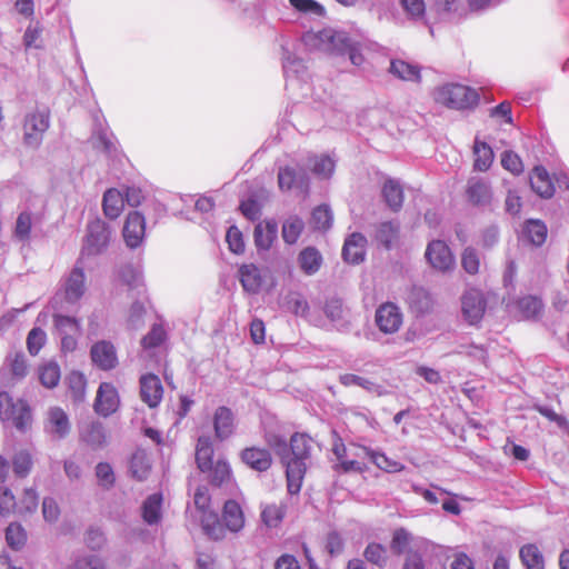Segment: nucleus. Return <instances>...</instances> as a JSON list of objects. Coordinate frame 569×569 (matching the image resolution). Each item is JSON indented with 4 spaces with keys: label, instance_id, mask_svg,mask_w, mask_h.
<instances>
[{
    "label": "nucleus",
    "instance_id": "13d9d810",
    "mask_svg": "<svg viewBox=\"0 0 569 569\" xmlns=\"http://www.w3.org/2000/svg\"><path fill=\"white\" fill-rule=\"evenodd\" d=\"M289 3L300 13L322 17L325 8L316 0H289Z\"/></svg>",
    "mask_w": 569,
    "mask_h": 569
},
{
    "label": "nucleus",
    "instance_id": "7ed1b4c3",
    "mask_svg": "<svg viewBox=\"0 0 569 569\" xmlns=\"http://www.w3.org/2000/svg\"><path fill=\"white\" fill-rule=\"evenodd\" d=\"M435 100L450 109L466 110L479 102L478 92L460 83H446L435 91Z\"/></svg>",
    "mask_w": 569,
    "mask_h": 569
},
{
    "label": "nucleus",
    "instance_id": "8fccbe9b",
    "mask_svg": "<svg viewBox=\"0 0 569 569\" xmlns=\"http://www.w3.org/2000/svg\"><path fill=\"white\" fill-rule=\"evenodd\" d=\"M6 541L13 550H20L27 542V532L18 522H11L6 529Z\"/></svg>",
    "mask_w": 569,
    "mask_h": 569
},
{
    "label": "nucleus",
    "instance_id": "b1692460",
    "mask_svg": "<svg viewBox=\"0 0 569 569\" xmlns=\"http://www.w3.org/2000/svg\"><path fill=\"white\" fill-rule=\"evenodd\" d=\"M548 234L546 223L540 219H528L523 223L520 238L532 246L540 247L545 243Z\"/></svg>",
    "mask_w": 569,
    "mask_h": 569
},
{
    "label": "nucleus",
    "instance_id": "a18cd8bd",
    "mask_svg": "<svg viewBox=\"0 0 569 569\" xmlns=\"http://www.w3.org/2000/svg\"><path fill=\"white\" fill-rule=\"evenodd\" d=\"M518 308L526 319H536L543 309V302L539 297L528 295L519 299Z\"/></svg>",
    "mask_w": 569,
    "mask_h": 569
},
{
    "label": "nucleus",
    "instance_id": "37998d69",
    "mask_svg": "<svg viewBox=\"0 0 569 569\" xmlns=\"http://www.w3.org/2000/svg\"><path fill=\"white\" fill-rule=\"evenodd\" d=\"M207 472L210 483L216 487H221L230 481L232 475L230 463L224 459H218Z\"/></svg>",
    "mask_w": 569,
    "mask_h": 569
},
{
    "label": "nucleus",
    "instance_id": "e433bc0d",
    "mask_svg": "<svg viewBox=\"0 0 569 569\" xmlns=\"http://www.w3.org/2000/svg\"><path fill=\"white\" fill-rule=\"evenodd\" d=\"M400 226L395 221H387L379 224L376 230V240L387 250L391 249L399 238Z\"/></svg>",
    "mask_w": 569,
    "mask_h": 569
},
{
    "label": "nucleus",
    "instance_id": "49530a36",
    "mask_svg": "<svg viewBox=\"0 0 569 569\" xmlns=\"http://www.w3.org/2000/svg\"><path fill=\"white\" fill-rule=\"evenodd\" d=\"M103 213H121L124 209V196L118 189H108L102 199Z\"/></svg>",
    "mask_w": 569,
    "mask_h": 569
},
{
    "label": "nucleus",
    "instance_id": "cd10ccee",
    "mask_svg": "<svg viewBox=\"0 0 569 569\" xmlns=\"http://www.w3.org/2000/svg\"><path fill=\"white\" fill-rule=\"evenodd\" d=\"M326 317L335 325L337 330L347 332L349 330V321L343 317V302L338 297L328 298L323 306Z\"/></svg>",
    "mask_w": 569,
    "mask_h": 569
},
{
    "label": "nucleus",
    "instance_id": "6ab92c4d",
    "mask_svg": "<svg viewBox=\"0 0 569 569\" xmlns=\"http://www.w3.org/2000/svg\"><path fill=\"white\" fill-rule=\"evenodd\" d=\"M367 239L360 232L349 234L343 243L341 256L345 262L359 264L366 257Z\"/></svg>",
    "mask_w": 569,
    "mask_h": 569
},
{
    "label": "nucleus",
    "instance_id": "f257e3e1",
    "mask_svg": "<svg viewBox=\"0 0 569 569\" xmlns=\"http://www.w3.org/2000/svg\"><path fill=\"white\" fill-rule=\"evenodd\" d=\"M312 439L306 433L296 432L290 442L281 436H273L269 440L270 446L279 456L286 468L287 487L290 495H297L301 490L307 471V460L310 458Z\"/></svg>",
    "mask_w": 569,
    "mask_h": 569
},
{
    "label": "nucleus",
    "instance_id": "f3484780",
    "mask_svg": "<svg viewBox=\"0 0 569 569\" xmlns=\"http://www.w3.org/2000/svg\"><path fill=\"white\" fill-rule=\"evenodd\" d=\"M214 438L219 441L229 439L236 430V417L233 411L226 406H219L212 416Z\"/></svg>",
    "mask_w": 569,
    "mask_h": 569
},
{
    "label": "nucleus",
    "instance_id": "ea45409f",
    "mask_svg": "<svg viewBox=\"0 0 569 569\" xmlns=\"http://www.w3.org/2000/svg\"><path fill=\"white\" fill-rule=\"evenodd\" d=\"M11 466L17 478L28 477L33 467L32 453L28 449L16 451L11 459Z\"/></svg>",
    "mask_w": 569,
    "mask_h": 569
},
{
    "label": "nucleus",
    "instance_id": "72a5a7b5",
    "mask_svg": "<svg viewBox=\"0 0 569 569\" xmlns=\"http://www.w3.org/2000/svg\"><path fill=\"white\" fill-rule=\"evenodd\" d=\"M308 168L320 179H329L335 172L336 162L327 154L312 156L308 159Z\"/></svg>",
    "mask_w": 569,
    "mask_h": 569
},
{
    "label": "nucleus",
    "instance_id": "680f3d73",
    "mask_svg": "<svg viewBox=\"0 0 569 569\" xmlns=\"http://www.w3.org/2000/svg\"><path fill=\"white\" fill-rule=\"evenodd\" d=\"M283 72L284 76L288 78L290 76H300L305 72V63L301 59L297 58L289 51H284L283 53Z\"/></svg>",
    "mask_w": 569,
    "mask_h": 569
},
{
    "label": "nucleus",
    "instance_id": "69168bd1",
    "mask_svg": "<svg viewBox=\"0 0 569 569\" xmlns=\"http://www.w3.org/2000/svg\"><path fill=\"white\" fill-rule=\"evenodd\" d=\"M461 264L463 270L469 274H476L479 271L480 260L476 249L468 247L461 256Z\"/></svg>",
    "mask_w": 569,
    "mask_h": 569
},
{
    "label": "nucleus",
    "instance_id": "6e6552de",
    "mask_svg": "<svg viewBox=\"0 0 569 569\" xmlns=\"http://www.w3.org/2000/svg\"><path fill=\"white\" fill-rule=\"evenodd\" d=\"M487 300L477 289L467 290L461 297V311L463 319L470 326H478L486 312Z\"/></svg>",
    "mask_w": 569,
    "mask_h": 569
},
{
    "label": "nucleus",
    "instance_id": "c9c22d12",
    "mask_svg": "<svg viewBox=\"0 0 569 569\" xmlns=\"http://www.w3.org/2000/svg\"><path fill=\"white\" fill-rule=\"evenodd\" d=\"M390 72L395 77L405 81L419 82L421 79L420 68L417 64H412L400 59L391 61Z\"/></svg>",
    "mask_w": 569,
    "mask_h": 569
},
{
    "label": "nucleus",
    "instance_id": "5701e85b",
    "mask_svg": "<svg viewBox=\"0 0 569 569\" xmlns=\"http://www.w3.org/2000/svg\"><path fill=\"white\" fill-rule=\"evenodd\" d=\"M381 197L391 211L399 212L405 199L401 182L398 179L388 178L382 184Z\"/></svg>",
    "mask_w": 569,
    "mask_h": 569
},
{
    "label": "nucleus",
    "instance_id": "5fc2aeb1",
    "mask_svg": "<svg viewBox=\"0 0 569 569\" xmlns=\"http://www.w3.org/2000/svg\"><path fill=\"white\" fill-rule=\"evenodd\" d=\"M363 557L367 561L383 568L387 565V549L378 542H369L363 550Z\"/></svg>",
    "mask_w": 569,
    "mask_h": 569
},
{
    "label": "nucleus",
    "instance_id": "9b49d317",
    "mask_svg": "<svg viewBox=\"0 0 569 569\" xmlns=\"http://www.w3.org/2000/svg\"><path fill=\"white\" fill-rule=\"evenodd\" d=\"M86 260L78 258L64 283V298L69 303H76L86 290Z\"/></svg>",
    "mask_w": 569,
    "mask_h": 569
},
{
    "label": "nucleus",
    "instance_id": "a878e982",
    "mask_svg": "<svg viewBox=\"0 0 569 569\" xmlns=\"http://www.w3.org/2000/svg\"><path fill=\"white\" fill-rule=\"evenodd\" d=\"M300 270L307 276L316 274L323 262L321 252L313 246L303 248L297 258Z\"/></svg>",
    "mask_w": 569,
    "mask_h": 569
},
{
    "label": "nucleus",
    "instance_id": "de8ad7c7",
    "mask_svg": "<svg viewBox=\"0 0 569 569\" xmlns=\"http://www.w3.org/2000/svg\"><path fill=\"white\" fill-rule=\"evenodd\" d=\"M303 230V221L299 216H289L282 224V238L288 244H293L298 241Z\"/></svg>",
    "mask_w": 569,
    "mask_h": 569
},
{
    "label": "nucleus",
    "instance_id": "3c124183",
    "mask_svg": "<svg viewBox=\"0 0 569 569\" xmlns=\"http://www.w3.org/2000/svg\"><path fill=\"white\" fill-rule=\"evenodd\" d=\"M412 540V535L403 527L397 528L392 532L390 549L393 555L405 553Z\"/></svg>",
    "mask_w": 569,
    "mask_h": 569
},
{
    "label": "nucleus",
    "instance_id": "423d86ee",
    "mask_svg": "<svg viewBox=\"0 0 569 569\" xmlns=\"http://www.w3.org/2000/svg\"><path fill=\"white\" fill-rule=\"evenodd\" d=\"M278 184L281 191L305 197L309 192L310 179L301 166H286L278 171Z\"/></svg>",
    "mask_w": 569,
    "mask_h": 569
},
{
    "label": "nucleus",
    "instance_id": "4d7b16f0",
    "mask_svg": "<svg viewBox=\"0 0 569 569\" xmlns=\"http://www.w3.org/2000/svg\"><path fill=\"white\" fill-rule=\"evenodd\" d=\"M167 339V332L162 325L154 323L150 331L142 337L141 346L144 349H153L160 347Z\"/></svg>",
    "mask_w": 569,
    "mask_h": 569
},
{
    "label": "nucleus",
    "instance_id": "f03ea898",
    "mask_svg": "<svg viewBox=\"0 0 569 569\" xmlns=\"http://www.w3.org/2000/svg\"><path fill=\"white\" fill-rule=\"evenodd\" d=\"M113 230L108 222L96 216L88 226L79 258L87 260L90 257L102 254L110 244Z\"/></svg>",
    "mask_w": 569,
    "mask_h": 569
},
{
    "label": "nucleus",
    "instance_id": "473e14b6",
    "mask_svg": "<svg viewBox=\"0 0 569 569\" xmlns=\"http://www.w3.org/2000/svg\"><path fill=\"white\" fill-rule=\"evenodd\" d=\"M473 169L476 171L485 172L491 167L493 161V151L487 142L476 138L473 143Z\"/></svg>",
    "mask_w": 569,
    "mask_h": 569
},
{
    "label": "nucleus",
    "instance_id": "c85d7f7f",
    "mask_svg": "<svg viewBox=\"0 0 569 569\" xmlns=\"http://www.w3.org/2000/svg\"><path fill=\"white\" fill-rule=\"evenodd\" d=\"M213 443L211 437L200 436L196 446V462L202 472H207L212 468L213 462Z\"/></svg>",
    "mask_w": 569,
    "mask_h": 569
},
{
    "label": "nucleus",
    "instance_id": "20e7f679",
    "mask_svg": "<svg viewBox=\"0 0 569 569\" xmlns=\"http://www.w3.org/2000/svg\"><path fill=\"white\" fill-rule=\"evenodd\" d=\"M0 419L11 421L18 431L26 432L32 423L31 408L26 400H14L9 392L1 391Z\"/></svg>",
    "mask_w": 569,
    "mask_h": 569
},
{
    "label": "nucleus",
    "instance_id": "bb28decb",
    "mask_svg": "<svg viewBox=\"0 0 569 569\" xmlns=\"http://www.w3.org/2000/svg\"><path fill=\"white\" fill-rule=\"evenodd\" d=\"M530 186L531 189L541 198H551L555 193V186L549 177L547 170L537 166L530 173Z\"/></svg>",
    "mask_w": 569,
    "mask_h": 569
},
{
    "label": "nucleus",
    "instance_id": "6e6d98bb",
    "mask_svg": "<svg viewBox=\"0 0 569 569\" xmlns=\"http://www.w3.org/2000/svg\"><path fill=\"white\" fill-rule=\"evenodd\" d=\"M400 6L406 12L407 17L412 21H425L426 18V3L425 0H399Z\"/></svg>",
    "mask_w": 569,
    "mask_h": 569
},
{
    "label": "nucleus",
    "instance_id": "79ce46f5",
    "mask_svg": "<svg viewBox=\"0 0 569 569\" xmlns=\"http://www.w3.org/2000/svg\"><path fill=\"white\" fill-rule=\"evenodd\" d=\"M339 380L340 383L343 385L345 387L358 386L378 396H382L386 393V390L383 389L382 386L377 385L376 382L358 375L345 373L340 376Z\"/></svg>",
    "mask_w": 569,
    "mask_h": 569
},
{
    "label": "nucleus",
    "instance_id": "393cba45",
    "mask_svg": "<svg viewBox=\"0 0 569 569\" xmlns=\"http://www.w3.org/2000/svg\"><path fill=\"white\" fill-rule=\"evenodd\" d=\"M239 281L249 293H258L263 283L261 271L254 263H243L239 267Z\"/></svg>",
    "mask_w": 569,
    "mask_h": 569
},
{
    "label": "nucleus",
    "instance_id": "a19ab883",
    "mask_svg": "<svg viewBox=\"0 0 569 569\" xmlns=\"http://www.w3.org/2000/svg\"><path fill=\"white\" fill-rule=\"evenodd\" d=\"M365 455L375 463L379 469L387 472H399L403 469V465L388 458L383 452L373 450L371 448L362 447Z\"/></svg>",
    "mask_w": 569,
    "mask_h": 569
},
{
    "label": "nucleus",
    "instance_id": "c03bdc74",
    "mask_svg": "<svg viewBox=\"0 0 569 569\" xmlns=\"http://www.w3.org/2000/svg\"><path fill=\"white\" fill-rule=\"evenodd\" d=\"M60 367L57 362L50 361L38 368V378L41 385L53 389L60 381Z\"/></svg>",
    "mask_w": 569,
    "mask_h": 569
},
{
    "label": "nucleus",
    "instance_id": "0eeeda50",
    "mask_svg": "<svg viewBox=\"0 0 569 569\" xmlns=\"http://www.w3.org/2000/svg\"><path fill=\"white\" fill-rule=\"evenodd\" d=\"M53 326L61 342L63 352H71L77 348L78 338L81 335V325L76 317L53 313Z\"/></svg>",
    "mask_w": 569,
    "mask_h": 569
},
{
    "label": "nucleus",
    "instance_id": "412c9836",
    "mask_svg": "<svg viewBox=\"0 0 569 569\" xmlns=\"http://www.w3.org/2000/svg\"><path fill=\"white\" fill-rule=\"evenodd\" d=\"M278 238V222L271 218L256 224L253 241L259 253L269 251Z\"/></svg>",
    "mask_w": 569,
    "mask_h": 569
},
{
    "label": "nucleus",
    "instance_id": "4468645a",
    "mask_svg": "<svg viewBox=\"0 0 569 569\" xmlns=\"http://www.w3.org/2000/svg\"><path fill=\"white\" fill-rule=\"evenodd\" d=\"M425 257L432 268L440 271L450 270L455 266V257L450 248L442 240L430 241Z\"/></svg>",
    "mask_w": 569,
    "mask_h": 569
},
{
    "label": "nucleus",
    "instance_id": "2f4dec72",
    "mask_svg": "<svg viewBox=\"0 0 569 569\" xmlns=\"http://www.w3.org/2000/svg\"><path fill=\"white\" fill-rule=\"evenodd\" d=\"M162 496L160 493H152L146 498L141 507V516L143 521L153 526L157 525L162 517Z\"/></svg>",
    "mask_w": 569,
    "mask_h": 569
},
{
    "label": "nucleus",
    "instance_id": "ddd939ff",
    "mask_svg": "<svg viewBox=\"0 0 569 569\" xmlns=\"http://www.w3.org/2000/svg\"><path fill=\"white\" fill-rule=\"evenodd\" d=\"M375 321L381 332L386 335L395 333L402 325L401 310L392 302L383 303L376 310Z\"/></svg>",
    "mask_w": 569,
    "mask_h": 569
},
{
    "label": "nucleus",
    "instance_id": "c756f323",
    "mask_svg": "<svg viewBox=\"0 0 569 569\" xmlns=\"http://www.w3.org/2000/svg\"><path fill=\"white\" fill-rule=\"evenodd\" d=\"M222 520L231 532L243 528L244 518L240 505L236 500H227L223 506Z\"/></svg>",
    "mask_w": 569,
    "mask_h": 569
},
{
    "label": "nucleus",
    "instance_id": "2eb2a0df",
    "mask_svg": "<svg viewBox=\"0 0 569 569\" xmlns=\"http://www.w3.org/2000/svg\"><path fill=\"white\" fill-rule=\"evenodd\" d=\"M44 431L54 440L64 439L71 430L68 415L60 407H51L44 421Z\"/></svg>",
    "mask_w": 569,
    "mask_h": 569
},
{
    "label": "nucleus",
    "instance_id": "338daca9",
    "mask_svg": "<svg viewBox=\"0 0 569 569\" xmlns=\"http://www.w3.org/2000/svg\"><path fill=\"white\" fill-rule=\"evenodd\" d=\"M10 371L16 378H23L27 375L28 366L27 359L22 351H18L14 355L8 357Z\"/></svg>",
    "mask_w": 569,
    "mask_h": 569
},
{
    "label": "nucleus",
    "instance_id": "0e129e2a",
    "mask_svg": "<svg viewBox=\"0 0 569 569\" xmlns=\"http://www.w3.org/2000/svg\"><path fill=\"white\" fill-rule=\"evenodd\" d=\"M226 241L228 242V247L231 252L236 254L243 253L246 248L243 234L236 226H230L228 228Z\"/></svg>",
    "mask_w": 569,
    "mask_h": 569
},
{
    "label": "nucleus",
    "instance_id": "dca6fc26",
    "mask_svg": "<svg viewBox=\"0 0 569 569\" xmlns=\"http://www.w3.org/2000/svg\"><path fill=\"white\" fill-rule=\"evenodd\" d=\"M119 407V396L112 383L101 382L93 403L94 411L102 417H109Z\"/></svg>",
    "mask_w": 569,
    "mask_h": 569
},
{
    "label": "nucleus",
    "instance_id": "1a4fd4ad",
    "mask_svg": "<svg viewBox=\"0 0 569 569\" xmlns=\"http://www.w3.org/2000/svg\"><path fill=\"white\" fill-rule=\"evenodd\" d=\"M465 194L468 202L477 207L490 204L493 198L491 182L487 177L471 176L466 183Z\"/></svg>",
    "mask_w": 569,
    "mask_h": 569
},
{
    "label": "nucleus",
    "instance_id": "58836bf2",
    "mask_svg": "<svg viewBox=\"0 0 569 569\" xmlns=\"http://www.w3.org/2000/svg\"><path fill=\"white\" fill-rule=\"evenodd\" d=\"M151 465L147 455L143 451H136L132 453L129 461L130 476L138 480L143 481L148 478Z\"/></svg>",
    "mask_w": 569,
    "mask_h": 569
},
{
    "label": "nucleus",
    "instance_id": "39448f33",
    "mask_svg": "<svg viewBox=\"0 0 569 569\" xmlns=\"http://www.w3.org/2000/svg\"><path fill=\"white\" fill-rule=\"evenodd\" d=\"M306 44L312 46L318 50L345 54L347 49L350 47V38L343 31L335 29H323L316 33H307L303 37Z\"/></svg>",
    "mask_w": 569,
    "mask_h": 569
},
{
    "label": "nucleus",
    "instance_id": "4be33fe9",
    "mask_svg": "<svg viewBox=\"0 0 569 569\" xmlns=\"http://www.w3.org/2000/svg\"><path fill=\"white\" fill-rule=\"evenodd\" d=\"M240 458L246 466L258 472L267 471L272 465L271 453L264 448H244L240 453Z\"/></svg>",
    "mask_w": 569,
    "mask_h": 569
},
{
    "label": "nucleus",
    "instance_id": "f704fd0d",
    "mask_svg": "<svg viewBox=\"0 0 569 569\" xmlns=\"http://www.w3.org/2000/svg\"><path fill=\"white\" fill-rule=\"evenodd\" d=\"M519 557L526 569H545V558L535 543L523 545L519 550Z\"/></svg>",
    "mask_w": 569,
    "mask_h": 569
},
{
    "label": "nucleus",
    "instance_id": "603ef678",
    "mask_svg": "<svg viewBox=\"0 0 569 569\" xmlns=\"http://www.w3.org/2000/svg\"><path fill=\"white\" fill-rule=\"evenodd\" d=\"M226 529L228 528L224 522L222 523L217 515H209L202 520L203 532L216 541L224 538Z\"/></svg>",
    "mask_w": 569,
    "mask_h": 569
},
{
    "label": "nucleus",
    "instance_id": "a211bd4d",
    "mask_svg": "<svg viewBox=\"0 0 569 569\" xmlns=\"http://www.w3.org/2000/svg\"><path fill=\"white\" fill-rule=\"evenodd\" d=\"M146 216H127L122 236L126 246L130 249L140 247L146 237Z\"/></svg>",
    "mask_w": 569,
    "mask_h": 569
},
{
    "label": "nucleus",
    "instance_id": "f8f14e48",
    "mask_svg": "<svg viewBox=\"0 0 569 569\" xmlns=\"http://www.w3.org/2000/svg\"><path fill=\"white\" fill-rule=\"evenodd\" d=\"M90 359L93 366L102 371H110L119 363L117 349L109 340L94 342L90 348Z\"/></svg>",
    "mask_w": 569,
    "mask_h": 569
},
{
    "label": "nucleus",
    "instance_id": "864d4df0",
    "mask_svg": "<svg viewBox=\"0 0 569 569\" xmlns=\"http://www.w3.org/2000/svg\"><path fill=\"white\" fill-rule=\"evenodd\" d=\"M286 509L276 503L266 505L261 510V521L269 528H276L284 518Z\"/></svg>",
    "mask_w": 569,
    "mask_h": 569
},
{
    "label": "nucleus",
    "instance_id": "052dcab7",
    "mask_svg": "<svg viewBox=\"0 0 569 569\" xmlns=\"http://www.w3.org/2000/svg\"><path fill=\"white\" fill-rule=\"evenodd\" d=\"M96 477L98 479L99 486H101L103 489L109 490L114 486L116 477L113 469L110 463L108 462H99L96 466Z\"/></svg>",
    "mask_w": 569,
    "mask_h": 569
},
{
    "label": "nucleus",
    "instance_id": "09e8293b",
    "mask_svg": "<svg viewBox=\"0 0 569 569\" xmlns=\"http://www.w3.org/2000/svg\"><path fill=\"white\" fill-rule=\"evenodd\" d=\"M68 387L70 396L74 402H81L86 396L87 380L83 373L79 371H72L68 376Z\"/></svg>",
    "mask_w": 569,
    "mask_h": 569
},
{
    "label": "nucleus",
    "instance_id": "774afa93",
    "mask_svg": "<svg viewBox=\"0 0 569 569\" xmlns=\"http://www.w3.org/2000/svg\"><path fill=\"white\" fill-rule=\"evenodd\" d=\"M69 569H107L104 561L96 555H87L76 559Z\"/></svg>",
    "mask_w": 569,
    "mask_h": 569
},
{
    "label": "nucleus",
    "instance_id": "aec40b11",
    "mask_svg": "<svg viewBox=\"0 0 569 569\" xmlns=\"http://www.w3.org/2000/svg\"><path fill=\"white\" fill-rule=\"evenodd\" d=\"M163 387L158 376L147 373L140 378V397L141 400L150 408H156L161 402Z\"/></svg>",
    "mask_w": 569,
    "mask_h": 569
},
{
    "label": "nucleus",
    "instance_id": "bf43d9fd",
    "mask_svg": "<svg viewBox=\"0 0 569 569\" xmlns=\"http://www.w3.org/2000/svg\"><path fill=\"white\" fill-rule=\"evenodd\" d=\"M119 277L129 289H137L142 282V276L139 269L132 264H126L120 268Z\"/></svg>",
    "mask_w": 569,
    "mask_h": 569
},
{
    "label": "nucleus",
    "instance_id": "e2e57ef3",
    "mask_svg": "<svg viewBox=\"0 0 569 569\" xmlns=\"http://www.w3.org/2000/svg\"><path fill=\"white\" fill-rule=\"evenodd\" d=\"M47 340L46 332L39 328L34 327L32 328L27 337V348L30 355L36 356L39 353L41 348L44 346Z\"/></svg>",
    "mask_w": 569,
    "mask_h": 569
},
{
    "label": "nucleus",
    "instance_id": "9d476101",
    "mask_svg": "<svg viewBox=\"0 0 569 569\" xmlns=\"http://www.w3.org/2000/svg\"><path fill=\"white\" fill-rule=\"evenodd\" d=\"M49 128V112L34 111L30 112L24 118L23 123V139L28 146L37 147L42 140V134Z\"/></svg>",
    "mask_w": 569,
    "mask_h": 569
},
{
    "label": "nucleus",
    "instance_id": "7c9ffc66",
    "mask_svg": "<svg viewBox=\"0 0 569 569\" xmlns=\"http://www.w3.org/2000/svg\"><path fill=\"white\" fill-rule=\"evenodd\" d=\"M270 199V192L263 188L257 189L242 199L239 204L241 213H260Z\"/></svg>",
    "mask_w": 569,
    "mask_h": 569
},
{
    "label": "nucleus",
    "instance_id": "4c0bfd02",
    "mask_svg": "<svg viewBox=\"0 0 569 569\" xmlns=\"http://www.w3.org/2000/svg\"><path fill=\"white\" fill-rule=\"evenodd\" d=\"M82 440L92 448H101L106 443V430L101 422L92 421L81 431Z\"/></svg>",
    "mask_w": 569,
    "mask_h": 569
}]
</instances>
